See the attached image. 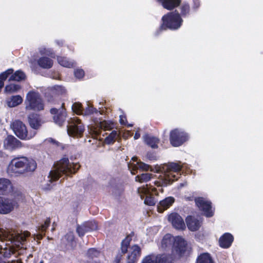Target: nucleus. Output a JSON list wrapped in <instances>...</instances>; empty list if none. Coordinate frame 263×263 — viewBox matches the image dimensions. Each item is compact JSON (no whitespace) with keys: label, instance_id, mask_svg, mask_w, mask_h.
<instances>
[{"label":"nucleus","instance_id":"nucleus-16","mask_svg":"<svg viewBox=\"0 0 263 263\" xmlns=\"http://www.w3.org/2000/svg\"><path fill=\"white\" fill-rule=\"evenodd\" d=\"M195 201L198 207L204 212V214L206 216L211 217L213 216V211L211 210V205L209 202L201 197L196 199Z\"/></svg>","mask_w":263,"mask_h":263},{"label":"nucleus","instance_id":"nucleus-19","mask_svg":"<svg viewBox=\"0 0 263 263\" xmlns=\"http://www.w3.org/2000/svg\"><path fill=\"white\" fill-rule=\"evenodd\" d=\"M141 249L138 245H134L129 248L127 256V263H135L140 256Z\"/></svg>","mask_w":263,"mask_h":263},{"label":"nucleus","instance_id":"nucleus-53","mask_svg":"<svg viewBox=\"0 0 263 263\" xmlns=\"http://www.w3.org/2000/svg\"><path fill=\"white\" fill-rule=\"evenodd\" d=\"M51 93H52L53 95H54L55 93V90L54 89H52L51 90Z\"/></svg>","mask_w":263,"mask_h":263},{"label":"nucleus","instance_id":"nucleus-39","mask_svg":"<svg viewBox=\"0 0 263 263\" xmlns=\"http://www.w3.org/2000/svg\"><path fill=\"white\" fill-rule=\"evenodd\" d=\"M99 126L104 130H108L112 128L113 124L109 122L103 121L99 123Z\"/></svg>","mask_w":263,"mask_h":263},{"label":"nucleus","instance_id":"nucleus-33","mask_svg":"<svg viewBox=\"0 0 263 263\" xmlns=\"http://www.w3.org/2000/svg\"><path fill=\"white\" fill-rule=\"evenodd\" d=\"M197 263H213L209 253H204L201 254L197 259Z\"/></svg>","mask_w":263,"mask_h":263},{"label":"nucleus","instance_id":"nucleus-17","mask_svg":"<svg viewBox=\"0 0 263 263\" xmlns=\"http://www.w3.org/2000/svg\"><path fill=\"white\" fill-rule=\"evenodd\" d=\"M168 220L177 229H184L185 225L182 218L177 213H172L168 216Z\"/></svg>","mask_w":263,"mask_h":263},{"label":"nucleus","instance_id":"nucleus-21","mask_svg":"<svg viewBox=\"0 0 263 263\" xmlns=\"http://www.w3.org/2000/svg\"><path fill=\"white\" fill-rule=\"evenodd\" d=\"M175 239L174 250H175L178 253L184 252L185 251L187 245L186 241L180 236L175 237Z\"/></svg>","mask_w":263,"mask_h":263},{"label":"nucleus","instance_id":"nucleus-15","mask_svg":"<svg viewBox=\"0 0 263 263\" xmlns=\"http://www.w3.org/2000/svg\"><path fill=\"white\" fill-rule=\"evenodd\" d=\"M175 238L170 234L164 236L159 247L162 251H168L170 250H174V242Z\"/></svg>","mask_w":263,"mask_h":263},{"label":"nucleus","instance_id":"nucleus-14","mask_svg":"<svg viewBox=\"0 0 263 263\" xmlns=\"http://www.w3.org/2000/svg\"><path fill=\"white\" fill-rule=\"evenodd\" d=\"M187 139L186 134L178 129H174L171 132L170 141L174 146H179Z\"/></svg>","mask_w":263,"mask_h":263},{"label":"nucleus","instance_id":"nucleus-44","mask_svg":"<svg viewBox=\"0 0 263 263\" xmlns=\"http://www.w3.org/2000/svg\"><path fill=\"white\" fill-rule=\"evenodd\" d=\"M65 237L67 241L69 242H72L74 238V234L72 232H68Z\"/></svg>","mask_w":263,"mask_h":263},{"label":"nucleus","instance_id":"nucleus-43","mask_svg":"<svg viewBox=\"0 0 263 263\" xmlns=\"http://www.w3.org/2000/svg\"><path fill=\"white\" fill-rule=\"evenodd\" d=\"M100 253L95 249H90L88 251V254L90 257H97Z\"/></svg>","mask_w":263,"mask_h":263},{"label":"nucleus","instance_id":"nucleus-5","mask_svg":"<svg viewBox=\"0 0 263 263\" xmlns=\"http://www.w3.org/2000/svg\"><path fill=\"white\" fill-rule=\"evenodd\" d=\"M29 236H26L25 238V240L24 241L23 244H20V245L18 246L15 245L12 242H11L8 239H1L2 240H5L7 242H10V243H8V245H9L10 244H11V246H9V247L3 248L2 245H0V263H5L6 260L5 259L9 258L12 254L15 253V251H16V249H18V250L17 251L18 252L17 254L18 255L24 254V252H25L26 251V248L24 247V246H25V243L27 241V238Z\"/></svg>","mask_w":263,"mask_h":263},{"label":"nucleus","instance_id":"nucleus-27","mask_svg":"<svg viewBox=\"0 0 263 263\" xmlns=\"http://www.w3.org/2000/svg\"><path fill=\"white\" fill-rule=\"evenodd\" d=\"M160 1V0H158ZM163 7L168 10H172L178 6L181 0H161Z\"/></svg>","mask_w":263,"mask_h":263},{"label":"nucleus","instance_id":"nucleus-20","mask_svg":"<svg viewBox=\"0 0 263 263\" xmlns=\"http://www.w3.org/2000/svg\"><path fill=\"white\" fill-rule=\"evenodd\" d=\"M98 228L95 222H88L77 227V231L80 236H82L85 233L89 231L96 230Z\"/></svg>","mask_w":263,"mask_h":263},{"label":"nucleus","instance_id":"nucleus-10","mask_svg":"<svg viewBox=\"0 0 263 263\" xmlns=\"http://www.w3.org/2000/svg\"><path fill=\"white\" fill-rule=\"evenodd\" d=\"M151 190L152 191L155 192L156 189L155 187H152V186L151 185L149 187H148V185L147 184L146 186L139 187L138 189V192L141 199L145 198V204L148 205H154L156 203V201L154 198L152 196V195L150 193Z\"/></svg>","mask_w":263,"mask_h":263},{"label":"nucleus","instance_id":"nucleus-38","mask_svg":"<svg viewBox=\"0 0 263 263\" xmlns=\"http://www.w3.org/2000/svg\"><path fill=\"white\" fill-rule=\"evenodd\" d=\"M149 166L147 164H145L141 162H138L137 165H134L133 170L131 171V173L133 174H135L134 171L138 168L141 169L143 171H147L149 169Z\"/></svg>","mask_w":263,"mask_h":263},{"label":"nucleus","instance_id":"nucleus-56","mask_svg":"<svg viewBox=\"0 0 263 263\" xmlns=\"http://www.w3.org/2000/svg\"><path fill=\"white\" fill-rule=\"evenodd\" d=\"M136 159H137V158H136V157H133V160H136Z\"/></svg>","mask_w":263,"mask_h":263},{"label":"nucleus","instance_id":"nucleus-35","mask_svg":"<svg viewBox=\"0 0 263 263\" xmlns=\"http://www.w3.org/2000/svg\"><path fill=\"white\" fill-rule=\"evenodd\" d=\"M58 63L62 66L71 68L73 66L74 63L72 62L68 61L65 58L58 57Z\"/></svg>","mask_w":263,"mask_h":263},{"label":"nucleus","instance_id":"nucleus-55","mask_svg":"<svg viewBox=\"0 0 263 263\" xmlns=\"http://www.w3.org/2000/svg\"><path fill=\"white\" fill-rule=\"evenodd\" d=\"M90 227H92V225L91 224L89 225V226H88V227H87V229H89Z\"/></svg>","mask_w":263,"mask_h":263},{"label":"nucleus","instance_id":"nucleus-42","mask_svg":"<svg viewBox=\"0 0 263 263\" xmlns=\"http://www.w3.org/2000/svg\"><path fill=\"white\" fill-rule=\"evenodd\" d=\"M72 109L77 114L80 115L82 113V105L78 103H75L72 105Z\"/></svg>","mask_w":263,"mask_h":263},{"label":"nucleus","instance_id":"nucleus-58","mask_svg":"<svg viewBox=\"0 0 263 263\" xmlns=\"http://www.w3.org/2000/svg\"><path fill=\"white\" fill-rule=\"evenodd\" d=\"M128 126H132V125H128Z\"/></svg>","mask_w":263,"mask_h":263},{"label":"nucleus","instance_id":"nucleus-54","mask_svg":"<svg viewBox=\"0 0 263 263\" xmlns=\"http://www.w3.org/2000/svg\"><path fill=\"white\" fill-rule=\"evenodd\" d=\"M41 52L42 54H49L48 53H47L46 52H45V51H41Z\"/></svg>","mask_w":263,"mask_h":263},{"label":"nucleus","instance_id":"nucleus-46","mask_svg":"<svg viewBox=\"0 0 263 263\" xmlns=\"http://www.w3.org/2000/svg\"><path fill=\"white\" fill-rule=\"evenodd\" d=\"M93 108L91 106H88V107L86 109V113L90 114L93 112Z\"/></svg>","mask_w":263,"mask_h":263},{"label":"nucleus","instance_id":"nucleus-13","mask_svg":"<svg viewBox=\"0 0 263 263\" xmlns=\"http://www.w3.org/2000/svg\"><path fill=\"white\" fill-rule=\"evenodd\" d=\"M63 106L64 103L60 108H52L50 110L51 114L53 115L54 122L59 126H62L66 121V113Z\"/></svg>","mask_w":263,"mask_h":263},{"label":"nucleus","instance_id":"nucleus-9","mask_svg":"<svg viewBox=\"0 0 263 263\" xmlns=\"http://www.w3.org/2000/svg\"><path fill=\"white\" fill-rule=\"evenodd\" d=\"M67 128L68 135L72 137H81L84 130L83 124L77 118L71 119L68 121V125Z\"/></svg>","mask_w":263,"mask_h":263},{"label":"nucleus","instance_id":"nucleus-3","mask_svg":"<svg viewBox=\"0 0 263 263\" xmlns=\"http://www.w3.org/2000/svg\"><path fill=\"white\" fill-rule=\"evenodd\" d=\"M161 171L165 175V181H156L154 182V184L156 186H162L164 184H167V181L171 182V181L177 180L178 179V176L179 172L181 169V166L176 163H168L167 164H163L161 167Z\"/></svg>","mask_w":263,"mask_h":263},{"label":"nucleus","instance_id":"nucleus-6","mask_svg":"<svg viewBox=\"0 0 263 263\" xmlns=\"http://www.w3.org/2000/svg\"><path fill=\"white\" fill-rule=\"evenodd\" d=\"M25 103L27 110L40 111L44 109L43 101L39 93L34 91H30L27 93Z\"/></svg>","mask_w":263,"mask_h":263},{"label":"nucleus","instance_id":"nucleus-47","mask_svg":"<svg viewBox=\"0 0 263 263\" xmlns=\"http://www.w3.org/2000/svg\"><path fill=\"white\" fill-rule=\"evenodd\" d=\"M125 121H126V118L122 116H120V123L121 124H125Z\"/></svg>","mask_w":263,"mask_h":263},{"label":"nucleus","instance_id":"nucleus-7","mask_svg":"<svg viewBox=\"0 0 263 263\" xmlns=\"http://www.w3.org/2000/svg\"><path fill=\"white\" fill-rule=\"evenodd\" d=\"M11 127L15 134L23 140H29L36 134V132L34 130L28 132L25 125L19 120H15L11 124Z\"/></svg>","mask_w":263,"mask_h":263},{"label":"nucleus","instance_id":"nucleus-1","mask_svg":"<svg viewBox=\"0 0 263 263\" xmlns=\"http://www.w3.org/2000/svg\"><path fill=\"white\" fill-rule=\"evenodd\" d=\"M80 165L77 163L71 164L67 158H63L57 162L49 173L48 178L50 182L58 180L62 175L69 176L75 173Z\"/></svg>","mask_w":263,"mask_h":263},{"label":"nucleus","instance_id":"nucleus-2","mask_svg":"<svg viewBox=\"0 0 263 263\" xmlns=\"http://www.w3.org/2000/svg\"><path fill=\"white\" fill-rule=\"evenodd\" d=\"M36 167V163L32 159L26 157L15 158L8 165L7 172L11 175L22 174L33 172Z\"/></svg>","mask_w":263,"mask_h":263},{"label":"nucleus","instance_id":"nucleus-32","mask_svg":"<svg viewBox=\"0 0 263 263\" xmlns=\"http://www.w3.org/2000/svg\"><path fill=\"white\" fill-rule=\"evenodd\" d=\"M25 74L21 70H17L14 74H11L9 81H20L25 80Z\"/></svg>","mask_w":263,"mask_h":263},{"label":"nucleus","instance_id":"nucleus-29","mask_svg":"<svg viewBox=\"0 0 263 263\" xmlns=\"http://www.w3.org/2000/svg\"><path fill=\"white\" fill-rule=\"evenodd\" d=\"M22 102L23 99L20 96H15L8 100L7 104L10 107H14L21 104Z\"/></svg>","mask_w":263,"mask_h":263},{"label":"nucleus","instance_id":"nucleus-12","mask_svg":"<svg viewBox=\"0 0 263 263\" xmlns=\"http://www.w3.org/2000/svg\"><path fill=\"white\" fill-rule=\"evenodd\" d=\"M141 263H172V258L165 254H152L144 257Z\"/></svg>","mask_w":263,"mask_h":263},{"label":"nucleus","instance_id":"nucleus-31","mask_svg":"<svg viewBox=\"0 0 263 263\" xmlns=\"http://www.w3.org/2000/svg\"><path fill=\"white\" fill-rule=\"evenodd\" d=\"M50 223V219L49 218H47L44 223L42 224L41 226L39 227V230L40 232V234H37L36 235L37 238L38 239H41L43 237L42 233H44L46 230L48 228Z\"/></svg>","mask_w":263,"mask_h":263},{"label":"nucleus","instance_id":"nucleus-28","mask_svg":"<svg viewBox=\"0 0 263 263\" xmlns=\"http://www.w3.org/2000/svg\"><path fill=\"white\" fill-rule=\"evenodd\" d=\"M39 65L43 68H50L52 66L53 62L48 58L42 57L37 61Z\"/></svg>","mask_w":263,"mask_h":263},{"label":"nucleus","instance_id":"nucleus-37","mask_svg":"<svg viewBox=\"0 0 263 263\" xmlns=\"http://www.w3.org/2000/svg\"><path fill=\"white\" fill-rule=\"evenodd\" d=\"M20 89V86L18 85L11 84L7 85L5 88V91L8 93H13L17 92Z\"/></svg>","mask_w":263,"mask_h":263},{"label":"nucleus","instance_id":"nucleus-8","mask_svg":"<svg viewBox=\"0 0 263 263\" xmlns=\"http://www.w3.org/2000/svg\"><path fill=\"white\" fill-rule=\"evenodd\" d=\"M163 24L161 26L163 28L164 26L172 29H177L180 27L182 20L179 13L174 12L170 13L162 17Z\"/></svg>","mask_w":263,"mask_h":263},{"label":"nucleus","instance_id":"nucleus-30","mask_svg":"<svg viewBox=\"0 0 263 263\" xmlns=\"http://www.w3.org/2000/svg\"><path fill=\"white\" fill-rule=\"evenodd\" d=\"M143 139L145 142L151 147L153 148L157 147V144L159 141L156 138L146 135L143 137Z\"/></svg>","mask_w":263,"mask_h":263},{"label":"nucleus","instance_id":"nucleus-40","mask_svg":"<svg viewBox=\"0 0 263 263\" xmlns=\"http://www.w3.org/2000/svg\"><path fill=\"white\" fill-rule=\"evenodd\" d=\"M130 240V238L127 237L122 241L121 247L122 253L124 254L127 252V248L129 245Z\"/></svg>","mask_w":263,"mask_h":263},{"label":"nucleus","instance_id":"nucleus-23","mask_svg":"<svg viewBox=\"0 0 263 263\" xmlns=\"http://www.w3.org/2000/svg\"><path fill=\"white\" fill-rule=\"evenodd\" d=\"M186 223L188 228L192 231L198 230L201 226V222L192 216H188L186 218Z\"/></svg>","mask_w":263,"mask_h":263},{"label":"nucleus","instance_id":"nucleus-57","mask_svg":"<svg viewBox=\"0 0 263 263\" xmlns=\"http://www.w3.org/2000/svg\"><path fill=\"white\" fill-rule=\"evenodd\" d=\"M29 257H32V255L31 254H29V255L28 256V258H29Z\"/></svg>","mask_w":263,"mask_h":263},{"label":"nucleus","instance_id":"nucleus-25","mask_svg":"<svg viewBox=\"0 0 263 263\" xmlns=\"http://www.w3.org/2000/svg\"><path fill=\"white\" fill-rule=\"evenodd\" d=\"M28 122L30 126L33 129H37L41 125V120L36 114H32L28 117Z\"/></svg>","mask_w":263,"mask_h":263},{"label":"nucleus","instance_id":"nucleus-11","mask_svg":"<svg viewBox=\"0 0 263 263\" xmlns=\"http://www.w3.org/2000/svg\"><path fill=\"white\" fill-rule=\"evenodd\" d=\"M16 206L17 203L13 199L0 196L1 214H8Z\"/></svg>","mask_w":263,"mask_h":263},{"label":"nucleus","instance_id":"nucleus-36","mask_svg":"<svg viewBox=\"0 0 263 263\" xmlns=\"http://www.w3.org/2000/svg\"><path fill=\"white\" fill-rule=\"evenodd\" d=\"M117 132L116 130H112L109 135L107 136L105 139V143L107 144H110L113 143L118 136Z\"/></svg>","mask_w":263,"mask_h":263},{"label":"nucleus","instance_id":"nucleus-41","mask_svg":"<svg viewBox=\"0 0 263 263\" xmlns=\"http://www.w3.org/2000/svg\"><path fill=\"white\" fill-rule=\"evenodd\" d=\"M13 71L12 69H9L3 72L0 74V81L4 82L8 77L10 74H11Z\"/></svg>","mask_w":263,"mask_h":263},{"label":"nucleus","instance_id":"nucleus-52","mask_svg":"<svg viewBox=\"0 0 263 263\" xmlns=\"http://www.w3.org/2000/svg\"><path fill=\"white\" fill-rule=\"evenodd\" d=\"M84 263H100V262H97L96 260H94L92 259V260H90L87 261L86 262H85Z\"/></svg>","mask_w":263,"mask_h":263},{"label":"nucleus","instance_id":"nucleus-4","mask_svg":"<svg viewBox=\"0 0 263 263\" xmlns=\"http://www.w3.org/2000/svg\"><path fill=\"white\" fill-rule=\"evenodd\" d=\"M30 233L28 231H24L18 233L12 230H3L0 229V239H6L12 242L16 246L23 244L25 238L30 236Z\"/></svg>","mask_w":263,"mask_h":263},{"label":"nucleus","instance_id":"nucleus-22","mask_svg":"<svg viewBox=\"0 0 263 263\" xmlns=\"http://www.w3.org/2000/svg\"><path fill=\"white\" fill-rule=\"evenodd\" d=\"M12 191V186L10 181L5 178L0 179V194H6Z\"/></svg>","mask_w":263,"mask_h":263},{"label":"nucleus","instance_id":"nucleus-48","mask_svg":"<svg viewBox=\"0 0 263 263\" xmlns=\"http://www.w3.org/2000/svg\"><path fill=\"white\" fill-rule=\"evenodd\" d=\"M121 258V256L120 255L117 256L115 259L114 263H121L120 262Z\"/></svg>","mask_w":263,"mask_h":263},{"label":"nucleus","instance_id":"nucleus-49","mask_svg":"<svg viewBox=\"0 0 263 263\" xmlns=\"http://www.w3.org/2000/svg\"><path fill=\"white\" fill-rule=\"evenodd\" d=\"M189 10V6L188 5H185L182 7V10L183 11H184V13H185L186 11H188Z\"/></svg>","mask_w":263,"mask_h":263},{"label":"nucleus","instance_id":"nucleus-24","mask_svg":"<svg viewBox=\"0 0 263 263\" xmlns=\"http://www.w3.org/2000/svg\"><path fill=\"white\" fill-rule=\"evenodd\" d=\"M233 241V237L230 233H225L219 239L220 246L224 248H229Z\"/></svg>","mask_w":263,"mask_h":263},{"label":"nucleus","instance_id":"nucleus-34","mask_svg":"<svg viewBox=\"0 0 263 263\" xmlns=\"http://www.w3.org/2000/svg\"><path fill=\"white\" fill-rule=\"evenodd\" d=\"M152 175L150 173H142L135 177V181L140 183L146 182L151 180Z\"/></svg>","mask_w":263,"mask_h":263},{"label":"nucleus","instance_id":"nucleus-18","mask_svg":"<svg viewBox=\"0 0 263 263\" xmlns=\"http://www.w3.org/2000/svg\"><path fill=\"white\" fill-rule=\"evenodd\" d=\"M4 147L8 150H13L21 146V142L12 136H8L4 141Z\"/></svg>","mask_w":263,"mask_h":263},{"label":"nucleus","instance_id":"nucleus-45","mask_svg":"<svg viewBox=\"0 0 263 263\" xmlns=\"http://www.w3.org/2000/svg\"><path fill=\"white\" fill-rule=\"evenodd\" d=\"M75 76L79 78H82L84 75V72L82 69H77L74 71Z\"/></svg>","mask_w":263,"mask_h":263},{"label":"nucleus","instance_id":"nucleus-51","mask_svg":"<svg viewBox=\"0 0 263 263\" xmlns=\"http://www.w3.org/2000/svg\"><path fill=\"white\" fill-rule=\"evenodd\" d=\"M11 263H22V259L20 258L17 260H13Z\"/></svg>","mask_w":263,"mask_h":263},{"label":"nucleus","instance_id":"nucleus-26","mask_svg":"<svg viewBox=\"0 0 263 263\" xmlns=\"http://www.w3.org/2000/svg\"><path fill=\"white\" fill-rule=\"evenodd\" d=\"M174 198L172 197H168L161 201L158 209L159 212H162L165 209L169 208L174 202Z\"/></svg>","mask_w":263,"mask_h":263},{"label":"nucleus","instance_id":"nucleus-50","mask_svg":"<svg viewBox=\"0 0 263 263\" xmlns=\"http://www.w3.org/2000/svg\"><path fill=\"white\" fill-rule=\"evenodd\" d=\"M140 137V134L139 133V132H137L134 136V139L135 140L138 139Z\"/></svg>","mask_w":263,"mask_h":263}]
</instances>
